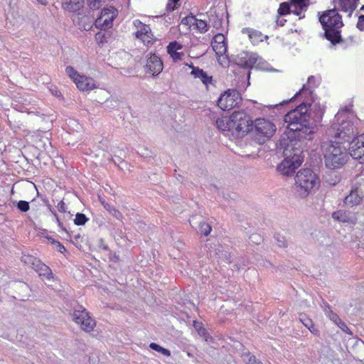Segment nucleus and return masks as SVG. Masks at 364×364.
Listing matches in <instances>:
<instances>
[{"label":"nucleus","instance_id":"obj_19","mask_svg":"<svg viewBox=\"0 0 364 364\" xmlns=\"http://www.w3.org/2000/svg\"><path fill=\"white\" fill-rule=\"evenodd\" d=\"M77 88L82 91H90L95 87V83L92 79L87 78L84 75H80L77 77V80L75 82Z\"/></svg>","mask_w":364,"mask_h":364},{"label":"nucleus","instance_id":"obj_13","mask_svg":"<svg viewBox=\"0 0 364 364\" xmlns=\"http://www.w3.org/2000/svg\"><path fill=\"white\" fill-rule=\"evenodd\" d=\"M337 136L344 141L349 142L350 140L355 139L354 127L350 122L343 121L337 128Z\"/></svg>","mask_w":364,"mask_h":364},{"label":"nucleus","instance_id":"obj_45","mask_svg":"<svg viewBox=\"0 0 364 364\" xmlns=\"http://www.w3.org/2000/svg\"><path fill=\"white\" fill-rule=\"evenodd\" d=\"M198 333L200 336H203L205 341H212L213 340V337L209 335V333L207 332L206 329L200 327L198 329Z\"/></svg>","mask_w":364,"mask_h":364},{"label":"nucleus","instance_id":"obj_18","mask_svg":"<svg viewBox=\"0 0 364 364\" xmlns=\"http://www.w3.org/2000/svg\"><path fill=\"white\" fill-rule=\"evenodd\" d=\"M191 75L195 78L200 79L206 87H208L209 84H213V76L208 75L207 73L201 68H193V71L191 72Z\"/></svg>","mask_w":364,"mask_h":364},{"label":"nucleus","instance_id":"obj_42","mask_svg":"<svg viewBox=\"0 0 364 364\" xmlns=\"http://www.w3.org/2000/svg\"><path fill=\"white\" fill-rule=\"evenodd\" d=\"M299 319L306 328L309 327L314 323L313 321L305 314H300Z\"/></svg>","mask_w":364,"mask_h":364},{"label":"nucleus","instance_id":"obj_58","mask_svg":"<svg viewBox=\"0 0 364 364\" xmlns=\"http://www.w3.org/2000/svg\"><path fill=\"white\" fill-rule=\"evenodd\" d=\"M53 215L55 217L58 226L60 227L63 231L67 232L66 229L63 227V223L60 221L55 212H53Z\"/></svg>","mask_w":364,"mask_h":364},{"label":"nucleus","instance_id":"obj_57","mask_svg":"<svg viewBox=\"0 0 364 364\" xmlns=\"http://www.w3.org/2000/svg\"><path fill=\"white\" fill-rule=\"evenodd\" d=\"M258 363H261L259 361L255 355H252L249 358L248 364H257Z\"/></svg>","mask_w":364,"mask_h":364},{"label":"nucleus","instance_id":"obj_34","mask_svg":"<svg viewBox=\"0 0 364 364\" xmlns=\"http://www.w3.org/2000/svg\"><path fill=\"white\" fill-rule=\"evenodd\" d=\"M291 11L290 4L287 2L281 3L278 9L277 13L279 16H286Z\"/></svg>","mask_w":364,"mask_h":364},{"label":"nucleus","instance_id":"obj_24","mask_svg":"<svg viewBox=\"0 0 364 364\" xmlns=\"http://www.w3.org/2000/svg\"><path fill=\"white\" fill-rule=\"evenodd\" d=\"M209 17V23L215 28L220 29L223 25V18L222 17L217 14L215 11L210 12L208 16Z\"/></svg>","mask_w":364,"mask_h":364},{"label":"nucleus","instance_id":"obj_5","mask_svg":"<svg viewBox=\"0 0 364 364\" xmlns=\"http://www.w3.org/2000/svg\"><path fill=\"white\" fill-rule=\"evenodd\" d=\"M231 122L234 127L235 134L237 136H243L250 132L254 125L253 120L250 116L242 111H235L231 114Z\"/></svg>","mask_w":364,"mask_h":364},{"label":"nucleus","instance_id":"obj_43","mask_svg":"<svg viewBox=\"0 0 364 364\" xmlns=\"http://www.w3.org/2000/svg\"><path fill=\"white\" fill-rule=\"evenodd\" d=\"M88 21V23H85L84 24H82V26H80V28H82L83 30L85 31H89L92 28V24H93V22L92 20H90V17L88 16H84L82 18H81V21L82 22L83 21Z\"/></svg>","mask_w":364,"mask_h":364},{"label":"nucleus","instance_id":"obj_52","mask_svg":"<svg viewBox=\"0 0 364 364\" xmlns=\"http://www.w3.org/2000/svg\"><path fill=\"white\" fill-rule=\"evenodd\" d=\"M225 37L223 34L218 33L214 36V42L216 43H225Z\"/></svg>","mask_w":364,"mask_h":364},{"label":"nucleus","instance_id":"obj_10","mask_svg":"<svg viewBox=\"0 0 364 364\" xmlns=\"http://www.w3.org/2000/svg\"><path fill=\"white\" fill-rule=\"evenodd\" d=\"M319 21L323 28H340L343 26L341 16L337 11L336 8L324 11L319 16Z\"/></svg>","mask_w":364,"mask_h":364},{"label":"nucleus","instance_id":"obj_46","mask_svg":"<svg viewBox=\"0 0 364 364\" xmlns=\"http://www.w3.org/2000/svg\"><path fill=\"white\" fill-rule=\"evenodd\" d=\"M250 241L252 243H255V244H257V245H259L260 244L263 239L262 237H261L260 235L257 234V233H253L252 234L250 237Z\"/></svg>","mask_w":364,"mask_h":364},{"label":"nucleus","instance_id":"obj_25","mask_svg":"<svg viewBox=\"0 0 364 364\" xmlns=\"http://www.w3.org/2000/svg\"><path fill=\"white\" fill-rule=\"evenodd\" d=\"M331 319L332 321H333V322L345 333H349V334H352V332L349 330L348 327L347 326V325L341 321V319L339 318V316L336 314H333L331 317Z\"/></svg>","mask_w":364,"mask_h":364},{"label":"nucleus","instance_id":"obj_9","mask_svg":"<svg viewBox=\"0 0 364 364\" xmlns=\"http://www.w3.org/2000/svg\"><path fill=\"white\" fill-rule=\"evenodd\" d=\"M242 100L240 93L237 90H228L220 95L217 101L222 110H230L236 107Z\"/></svg>","mask_w":364,"mask_h":364},{"label":"nucleus","instance_id":"obj_6","mask_svg":"<svg viewBox=\"0 0 364 364\" xmlns=\"http://www.w3.org/2000/svg\"><path fill=\"white\" fill-rule=\"evenodd\" d=\"M255 139L259 144H264L276 132V126L268 119H257L255 123Z\"/></svg>","mask_w":364,"mask_h":364},{"label":"nucleus","instance_id":"obj_62","mask_svg":"<svg viewBox=\"0 0 364 364\" xmlns=\"http://www.w3.org/2000/svg\"><path fill=\"white\" fill-rule=\"evenodd\" d=\"M197 219L196 216H193L192 218L189 220V223L192 227H193V224H196L195 220Z\"/></svg>","mask_w":364,"mask_h":364},{"label":"nucleus","instance_id":"obj_61","mask_svg":"<svg viewBox=\"0 0 364 364\" xmlns=\"http://www.w3.org/2000/svg\"><path fill=\"white\" fill-rule=\"evenodd\" d=\"M301 11L299 9H295L294 10H291V13H293L296 16H299L300 18H304V15L303 16H301Z\"/></svg>","mask_w":364,"mask_h":364},{"label":"nucleus","instance_id":"obj_31","mask_svg":"<svg viewBox=\"0 0 364 364\" xmlns=\"http://www.w3.org/2000/svg\"><path fill=\"white\" fill-rule=\"evenodd\" d=\"M198 229L200 234L205 236H208L212 230L211 226L204 221L198 222Z\"/></svg>","mask_w":364,"mask_h":364},{"label":"nucleus","instance_id":"obj_39","mask_svg":"<svg viewBox=\"0 0 364 364\" xmlns=\"http://www.w3.org/2000/svg\"><path fill=\"white\" fill-rule=\"evenodd\" d=\"M47 239H48V241L50 242L51 244L55 245L56 246V250L58 252H60L61 253H64L65 252H66L65 247L59 241H57V240H55V239H53V238H52L50 237H48Z\"/></svg>","mask_w":364,"mask_h":364},{"label":"nucleus","instance_id":"obj_29","mask_svg":"<svg viewBox=\"0 0 364 364\" xmlns=\"http://www.w3.org/2000/svg\"><path fill=\"white\" fill-rule=\"evenodd\" d=\"M149 348L151 349V350H154L155 351H157L159 353H161L162 355H165V356H170L171 355V352L168 349H166V348H163L162 346H159V344L156 343H151L149 344Z\"/></svg>","mask_w":364,"mask_h":364},{"label":"nucleus","instance_id":"obj_50","mask_svg":"<svg viewBox=\"0 0 364 364\" xmlns=\"http://www.w3.org/2000/svg\"><path fill=\"white\" fill-rule=\"evenodd\" d=\"M356 27L361 31H364V15H360L358 17V21Z\"/></svg>","mask_w":364,"mask_h":364},{"label":"nucleus","instance_id":"obj_36","mask_svg":"<svg viewBox=\"0 0 364 364\" xmlns=\"http://www.w3.org/2000/svg\"><path fill=\"white\" fill-rule=\"evenodd\" d=\"M277 245L280 247H287V241L285 239V237L279 233H275L274 236Z\"/></svg>","mask_w":364,"mask_h":364},{"label":"nucleus","instance_id":"obj_12","mask_svg":"<svg viewBox=\"0 0 364 364\" xmlns=\"http://www.w3.org/2000/svg\"><path fill=\"white\" fill-rule=\"evenodd\" d=\"M348 153L354 159L364 163V134L353 139L348 144Z\"/></svg>","mask_w":364,"mask_h":364},{"label":"nucleus","instance_id":"obj_8","mask_svg":"<svg viewBox=\"0 0 364 364\" xmlns=\"http://www.w3.org/2000/svg\"><path fill=\"white\" fill-rule=\"evenodd\" d=\"M232 60L242 68L251 69L253 68H260L262 58L255 53L243 50L236 55H232Z\"/></svg>","mask_w":364,"mask_h":364},{"label":"nucleus","instance_id":"obj_16","mask_svg":"<svg viewBox=\"0 0 364 364\" xmlns=\"http://www.w3.org/2000/svg\"><path fill=\"white\" fill-rule=\"evenodd\" d=\"M335 3V7L337 11H341L343 12H348V17L352 16L353 12L356 9L358 3L352 1L351 0H333Z\"/></svg>","mask_w":364,"mask_h":364},{"label":"nucleus","instance_id":"obj_4","mask_svg":"<svg viewBox=\"0 0 364 364\" xmlns=\"http://www.w3.org/2000/svg\"><path fill=\"white\" fill-rule=\"evenodd\" d=\"M324 162L329 170L340 169L349 159L348 147L341 141H331L324 151Z\"/></svg>","mask_w":364,"mask_h":364},{"label":"nucleus","instance_id":"obj_2","mask_svg":"<svg viewBox=\"0 0 364 364\" xmlns=\"http://www.w3.org/2000/svg\"><path fill=\"white\" fill-rule=\"evenodd\" d=\"M277 152L282 153L284 156V160L277 167V170L284 176L293 175L303 162L302 144L296 139H282L279 145L277 144Z\"/></svg>","mask_w":364,"mask_h":364},{"label":"nucleus","instance_id":"obj_63","mask_svg":"<svg viewBox=\"0 0 364 364\" xmlns=\"http://www.w3.org/2000/svg\"><path fill=\"white\" fill-rule=\"evenodd\" d=\"M105 37V35L104 34H102L100 32L97 33L96 34V38L97 39H99V38H103Z\"/></svg>","mask_w":364,"mask_h":364},{"label":"nucleus","instance_id":"obj_56","mask_svg":"<svg viewBox=\"0 0 364 364\" xmlns=\"http://www.w3.org/2000/svg\"><path fill=\"white\" fill-rule=\"evenodd\" d=\"M281 16H277V18L276 20V23H277V26H284L285 23L287 22V20L284 19V18H280Z\"/></svg>","mask_w":364,"mask_h":364},{"label":"nucleus","instance_id":"obj_55","mask_svg":"<svg viewBox=\"0 0 364 364\" xmlns=\"http://www.w3.org/2000/svg\"><path fill=\"white\" fill-rule=\"evenodd\" d=\"M310 332L316 336H319V331L314 326V323L309 326L307 328Z\"/></svg>","mask_w":364,"mask_h":364},{"label":"nucleus","instance_id":"obj_23","mask_svg":"<svg viewBox=\"0 0 364 364\" xmlns=\"http://www.w3.org/2000/svg\"><path fill=\"white\" fill-rule=\"evenodd\" d=\"M231 122V116L229 119L228 118H218L215 124L217 128L220 131H232L234 133V127L232 126V124L230 123Z\"/></svg>","mask_w":364,"mask_h":364},{"label":"nucleus","instance_id":"obj_32","mask_svg":"<svg viewBox=\"0 0 364 364\" xmlns=\"http://www.w3.org/2000/svg\"><path fill=\"white\" fill-rule=\"evenodd\" d=\"M13 204L16 205L17 209L22 213H26L30 209L29 203L26 200H19L18 202L14 201L13 202Z\"/></svg>","mask_w":364,"mask_h":364},{"label":"nucleus","instance_id":"obj_64","mask_svg":"<svg viewBox=\"0 0 364 364\" xmlns=\"http://www.w3.org/2000/svg\"><path fill=\"white\" fill-rule=\"evenodd\" d=\"M186 65H188L189 68H191L192 69L191 71H193V68H200L199 67H196L193 65V63H191L190 65L189 64H186Z\"/></svg>","mask_w":364,"mask_h":364},{"label":"nucleus","instance_id":"obj_27","mask_svg":"<svg viewBox=\"0 0 364 364\" xmlns=\"http://www.w3.org/2000/svg\"><path fill=\"white\" fill-rule=\"evenodd\" d=\"M183 46L179 43L178 42L174 41L172 42H170L169 44L167 46V53L170 55H173V53L178 52V50L182 49Z\"/></svg>","mask_w":364,"mask_h":364},{"label":"nucleus","instance_id":"obj_20","mask_svg":"<svg viewBox=\"0 0 364 364\" xmlns=\"http://www.w3.org/2000/svg\"><path fill=\"white\" fill-rule=\"evenodd\" d=\"M83 4V0H65L62 3V7L69 12H76L82 7Z\"/></svg>","mask_w":364,"mask_h":364},{"label":"nucleus","instance_id":"obj_7","mask_svg":"<svg viewBox=\"0 0 364 364\" xmlns=\"http://www.w3.org/2000/svg\"><path fill=\"white\" fill-rule=\"evenodd\" d=\"M73 309V320L79 324L83 331L86 332L92 331L95 326V321L90 317L86 309L79 304H77Z\"/></svg>","mask_w":364,"mask_h":364},{"label":"nucleus","instance_id":"obj_44","mask_svg":"<svg viewBox=\"0 0 364 364\" xmlns=\"http://www.w3.org/2000/svg\"><path fill=\"white\" fill-rule=\"evenodd\" d=\"M194 22H196V18L192 14L183 18L181 21L182 23L188 25L189 26H194Z\"/></svg>","mask_w":364,"mask_h":364},{"label":"nucleus","instance_id":"obj_30","mask_svg":"<svg viewBox=\"0 0 364 364\" xmlns=\"http://www.w3.org/2000/svg\"><path fill=\"white\" fill-rule=\"evenodd\" d=\"M40 276L45 277L47 279L53 278V273L49 267L45 264L41 265L40 271L38 272Z\"/></svg>","mask_w":364,"mask_h":364},{"label":"nucleus","instance_id":"obj_60","mask_svg":"<svg viewBox=\"0 0 364 364\" xmlns=\"http://www.w3.org/2000/svg\"><path fill=\"white\" fill-rule=\"evenodd\" d=\"M225 259L227 263H228V264L232 262V261H233L232 256L230 255V253H225Z\"/></svg>","mask_w":364,"mask_h":364},{"label":"nucleus","instance_id":"obj_49","mask_svg":"<svg viewBox=\"0 0 364 364\" xmlns=\"http://www.w3.org/2000/svg\"><path fill=\"white\" fill-rule=\"evenodd\" d=\"M34 258H35V257H33L31 255H23L22 257V261L25 264L31 266V264L33 262Z\"/></svg>","mask_w":364,"mask_h":364},{"label":"nucleus","instance_id":"obj_40","mask_svg":"<svg viewBox=\"0 0 364 364\" xmlns=\"http://www.w3.org/2000/svg\"><path fill=\"white\" fill-rule=\"evenodd\" d=\"M119 104V101L114 97L108 98L105 102V107L107 108L113 109L117 107Z\"/></svg>","mask_w":364,"mask_h":364},{"label":"nucleus","instance_id":"obj_35","mask_svg":"<svg viewBox=\"0 0 364 364\" xmlns=\"http://www.w3.org/2000/svg\"><path fill=\"white\" fill-rule=\"evenodd\" d=\"M88 220V218L83 213H77L75 215V218L74 220V223L76 225H84L86 222Z\"/></svg>","mask_w":364,"mask_h":364},{"label":"nucleus","instance_id":"obj_33","mask_svg":"<svg viewBox=\"0 0 364 364\" xmlns=\"http://www.w3.org/2000/svg\"><path fill=\"white\" fill-rule=\"evenodd\" d=\"M105 208L114 217H115L117 219H120L122 217V213L117 210L114 207L109 205L108 203H105L104 202H102Z\"/></svg>","mask_w":364,"mask_h":364},{"label":"nucleus","instance_id":"obj_38","mask_svg":"<svg viewBox=\"0 0 364 364\" xmlns=\"http://www.w3.org/2000/svg\"><path fill=\"white\" fill-rule=\"evenodd\" d=\"M65 72L67 75L73 80L74 82H76L77 77H79L80 75L71 66H67L65 69Z\"/></svg>","mask_w":364,"mask_h":364},{"label":"nucleus","instance_id":"obj_14","mask_svg":"<svg viewBox=\"0 0 364 364\" xmlns=\"http://www.w3.org/2000/svg\"><path fill=\"white\" fill-rule=\"evenodd\" d=\"M134 24L139 28L136 32V37L141 39L144 43H147L149 44L151 43L153 34L149 26L144 24L139 20L134 21Z\"/></svg>","mask_w":364,"mask_h":364},{"label":"nucleus","instance_id":"obj_26","mask_svg":"<svg viewBox=\"0 0 364 364\" xmlns=\"http://www.w3.org/2000/svg\"><path fill=\"white\" fill-rule=\"evenodd\" d=\"M194 28L197 29L200 33H205L208 30V24L205 21L199 20L196 18V22H194Z\"/></svg>","mask_w":364,"mask_h":364},{"label":"nucleus","instance_id":"obj_48","mask_svg":"<svg viewBox=\"0 0 364 364\" xmlns=\"http://www.w3.org/2000/svg\"><path fill=\"white\" fill-rule=\"evenodd\" d=\"M332 218L334 220H338L340 222H343V223L346 222L345 215L341 211H336V212L333 213Z\"/></svg>","mask_w":364,"mask_h":364},{"label":"nucleus","instance_id":"obj_21","mask_svg":"<svg viewBox=\"0 0 364 364\" xmlns=\"http://www.w3.org/2000/svg\"><path fill=\"white\" fill-rule=\"evenodd\" d=\"M362 200V196L358 193V190H352L350 193L346 196L343 203L348 206L353 207L358 205Z\"/></svg>","mask_w":364,"mask_h":364},{"label":"nucleus","instance_id":"obj_1","mask_svg":"<svg viewBox=\"0 0 364 364\" xmlns=\"http://www.w3.org/2000/svg\"><path fill=\"white\" fill-rule=\"evenodd\" d=\"M304 95H308L309 97L305 95L302 102L288 112L284 118L289 130L287 139H296L300 144L305 140L311 141L314 139L323 114V108L319 104L314 103L313 92L306 85L292 98L283 103H287L298 97L302 98Z\"/></svg>","mask_w":364,"mask_h":364},{"label":"nucleus","instance_id":"obj_28","mask_svg":"<svg viewBox=\"0 0 364 364\" xmlns=\"http://www.w3.org/2000/svg\"><path fill=\"white\" fill-rule=\"evenodd\" d=\"M290 4L295 9H306L309 6V0H290Z\"/></svg>","mask_w":364,"mask_h":364},{"label":"nucleus","instance_id":"obj_22","mask_svg":"<svg viewBox=\"0 0 364 364\" xmlns=\"http://www.w3.org/2000/svg\"><path fill=\"white\" fill-rule=\"evenodd\" d=\"M242 33H247L250 39V41L254 44H257L259 42L263 41V35L262 33L257 30L252 29L250 28H245L242 31Z\"/></svg>","mask_w":364,"mask_h":364},{"label":"nucleus","instance_id":"obj_59","mask_svg":"<svg viewBox=\"0 0 364 364\" xmlns=\"http://www.w3.org/2000/svg\"><path fill=\"white\" fill-rule=\"evenodd\" d=\"M43 263L41 262V261L40 259H38V258L35 257L34 258V260H33V262L31 264V267L34 269L35 267L38 266V265H41Z\"/></svg>","mask_w":364,"mask_h":364},{"label":"nucleus","instance_id":"obj_41","mask_svg":"<svg viewBox=\"0 0 364 364\" xmlns=\"http://www.w3.org/2000/svg\"><path fill=\"white\" fill-rule=\"evenodd\" d=\"M212 46L213 49L217 54H223L226 50V46L225 43H216L213 42Z\"/></svg>","mask_w":364,"mask_h":364},{"label":"nucleus","instance_id":"obj_17","mask_svg":"<svg viewBox=\"0 0 364 364\" xmlns=\"http://www.w3.org/2000/svg\"><path fill=\"white\" fill-rule=\"evenodd\" d=\"M324 30V36L325 38L329 41L332 45L335 46L338 43L343 42V38L341 34V31L339 28H323Z\"/></svg>","mask_w":364,"mask_h":364},{"label":"nucleus","instance_id":"obj_11","mask_svg":"<svg viewBox=\"0 0 364 364\" xmlns=\"http://www.w3.org/2000/svg\"><path fill=\"white\" fill-rule=\"evenodd\" d=\"M117 10L114 7L104 8L100 15L95 19L94 24L101 30L109 28L113 25V20L117 15Z\"/></svg>","mask_w":364,"mask_h":364},{"label":"nucleus","instance_id":"obj_15","mask_svg":"<svg viewBox=\"0 0 364 364\" xmlns=\"http://www.w3.org/2000/svg\"><path fill=\"white\" fill-rule=\"evenodd\" d=\"M146 68L147 72L151 73L153 75H157L163 70V63L158 55H151L146 60Z\"/></svg>","mask_w":364,"mask_h":364},{"label":"nucleus","instance_id":"obj_37","mask_svg":"<svg viewBox=\"0 0 364 364\" xmlns=\"http://www.w3.org/2000/svg\"><path fill=\"white\" fill-rule=\"evenodd\" d=\"M102 2L105 1L104 0H87V6L92 10L99 9L102 6Z\"/></svg>","mask_w":364,"mask_h":364},{"label":"nucleus","instance_id":"obj_3","mask_svg":"<svg viewBox=\"0 0 364 364\" xmlns=\"http://www.w3.org/2000/svg\"><path fill=\"white\" fill-rule=\"evenodd\" d=\"M294 189L301 198L314 193L320 186L318 176L311 168H301L295 176Z\"/></svg>","mask_w":364,"mask_h":364},{"label":"nucleus","instance_id":"obj_54","mask_svg":"<svg viewBox=\"0 0 364 364\" xmlns=\"http://www.w3.org/2000/svg\"><path fill=\"white\" fill-rule=\"evenodd\" d=\"M310 332L316 336H319V331L314 326V323L309 326L307 328Z\"/></svg>","mask_w":364,"mask_h":364},{"label":"nucleus","instance_id":"obj_53","mask_svg":"<svg viewBox=\"0 0 364 364\" xmlns=\"http://www.w3.org/2000/svg\"><path fill=\"white\" fill-rule=\"evenodd\" d=\"M57 208H58V210L61 213L66 212V205H65V203L63 200H61L58 203Z\"/></svg>","mask_w":364,"mask_h":364},{"label":"nucleus","instance_id":"obj_51","mask_svg":"<svg viewBox=\"0 0 364 364\" xmlns=\"http://www.w3.org/2000/svg\"><path fill=\"white\" fill-rule=\"evenodd\" d=\"M184 55V53L183 52H176L171 55V58L174 62H177L178 60H181Z\"/></svg>","mask_w":364,"mask_h":364},{"label":"nucleus","instance_id":"obj_47","mask_svg":"<svg viewBox=\"0 0 364 364\" xmlns=\"http://www.w3.org/2000/svg\"><path fill=\"white\" fill-rule=\"evenodd\" d=\"M177 5H180L179 1L176 0H168L166 4V10L168 11H174Z\"/></svg>","mask_w":364,"mask_h":364}]
</instances>
